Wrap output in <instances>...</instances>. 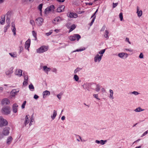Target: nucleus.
Listing matches in <instances>:
<instances>
[{"label": "nucleus", "mask_w": 148, "mask_h": 148, "mask_svg": "<svg viewBox=\"0 0 148 148\" xmlns=\"http://www.w3.org/2000/svg\"><path fill=\"white\" fill-rule=\"evenodd\" d=\"M105 51V49H102L94 57V61L95 62H99L103 56V54Z\"/></svg>", "instance_id": "nucleus-1"}, {"label": "nucleus", "mask_w": 148, "mask_h": 148, "mask_svg": "<svg viewBox=\"0 0 148 148\" xmlns=\"http://www.w3.org/2000/svg\"><path fill=\"white\" fill-rule=\"evenodd\" d=\"M2 113L5 115H8L10 113V108L8 106L3 107L1 110Z\"/></svg>", "instance_id": "nucleus-2"}, {"label": "nucleus", "mask_w": 148, "mask_h": 148, "mask_svg": "<svg viewBox=\"0 0 148 148\" xmlns=\"http://www.w3.org/2000/svg\"><path fill=\"white\" fill-rule=\"evenodd\" d=\"M48 49V47L47 46H42L36 49V52L38 53H40L46 51Z\"/></svg>", "instance_id": "nucleus-3"}, {"label": "nucleus", "mask_w": 148, "mask_h": 148, "mask_svg": "<svg viewBox=\"0 0 148 148\" xmlns=\"http://www.w3.org/2000/svg\"><path fill=\"white\" fill-rule=\"evenodd\" d=\"M8 123L7 121L3 117L0 116V127H2L7 125Z\"/></svg>", "instance_id": "nucleus-4"}, {"label": "nucleus", "mask_w": 148, "mask_h": 148, "mask_svg": "<svg viewBox=\"0 0 148 148\" xmlns=\"http://www.w3.org/2000/svg\"><path fill=\"white\" fill-rule=\"evenodd\" d=\"M69 39L71 41H74L77 38V40H78L81 38L80 36L78 34H75L73 36H71L69 37Z\"/></svg>", "instance_id": "nucleus-5"}, {"label": "nucleus", "mask_w": 148, "mask_h": 148, "mask_svg": "<svg viewBox=\"0 0 148 148\" xmlns=\"http://www.w3.org/2000/svg\"><path fill=\"white\" fill-rule=\"evenodd\" d=\"M55 9V7L53 5H51L50 6L48 7L45 10V14H47L50 12H53Z\"/></svg>", "instance_id": "nucleus-6"}, {"label": "nucleus", "mask_w": 148, "mask_h": 148, "mask_svg": "<svg viewBox=\"0 0 148 148\" xmlns=\"http://www.w3.org/2000/svg\"><path fill=\"white\" fill-rule=\"evenodd\" d=\"M1 103L3 105H8L10 103V101L8 99L5 98L2 100Z\"/></svg>", "instance_id": "nucleus-7"}, {"label": "nucleus", "mask_w": 148, "mask_h": 148, "mask_svg": "<svg viewBox=\"0 0 148 148\" xmlns=\"http://www.w3.org/2000/svg\"><path fill=\"white\" fill-rule=\"evenodd\" d=\"M10 128L9 127H6L3 129L2 133L4 136H7L9 134Z\"/></svg>", "instance_id": "nucleus-8"}, {"label": "nucleus", "mask_w": 148, "mask_h": 148, "mask_svg": "<svg viewBox=\"0 0 148 148\" xmlns=\"http://www.w3.org/2000/svg\"><path fill=\"white\" fill-rule=\"evenodd\" d=\"M44 21L43 19L41 17L37 18L36 20V23L38 26H41Z\"/></svg>", "instance_id": "nucleus-9"}, {"label": "nucleus", "mask_w": 148, "mask_h": 148, "mask_svg": "<svg viewBox=\"0 0 148 148\" xmlns=\"http://www.w3.org/2000/svg\"><path fill=\"white\" fill-rule=\"evenodd\" d=\"M19 90L16 89H13L11 92L10 97L12 98L13 97H15L16 95L17 94V93L18 92Z\"/></svg>", "instance_id": "nucleus-10"}, {"label": "nucleus", "mask_w": 148, "mask_h": 148, "mask_svg": "<svg viewBox=\"0 0 148 148\" xmlns=\"http://www.w3.org/2000/svg\"><path fill=\"white\" fill-rule=\"evenodd\" d=\"M61 20V18L58 16L55 18L53 21L52 22L53 23L56 24H58Z\"/></svg>", "instance_id": "nucleus-11"}, {"label": "nucleus", "mask_w": 148, "mask_h": 148, "mask_svg": "<svg viewBox=\"0 0 148 148\" xmlns=\"http://www.w3.org/2000/svg\"><path fill=\"white\" fill-rule=\"evenodd\" d=\"M22 71L20 69H18L16 70L15 74L16 75L19 77H21L22 75Z\"/></svg>", "instance_id": "nucleus-12"}, {"label": "nucleus", "mask_w": 148, "mask_h": 148, "mask_svg": "<svg viewBox=\"0 0 148 148\" xmlns=\"http://www.w3.org/2000/svg\"><path fill=\"white\" fill-rule=\"evenodd\" d=\"M30 40L28 39L25 42V48L29 50V48L30 47Z\"/></svg>", "instance_id": "nucleus-13"}, {"label": "nucleus", "mask_w": 148, "mask_h": 148, "mask_svg": "<svg viewBox=\"0 0 148 148\" xmlns=\"http://www.w3.org/2000/svg\"><path fill=\"white\" fill-rule=\"evenodd\" d=\"M18 105L16 103H14L12 106V110L14 112L16 113L17 111Z\"/></svg>", "instance_id": "nucleus-14"}, {"label": "nucleus", "mask_w": 148, "mask_h": 148, "mask_svg": "<svg viewBox=\"0 0 148 148\" xmlns=\"http://www.w3.org/2000/svg\"><path fill=\"white\" fill-rule=\"evenodd\" d=\"M50 95V92L48 90H45L43 92V98H45L47 96H48Z\"/></svg>", "instance_id": "nucleus-15"}, {"label": "nucleus", "mask_w": 148, "mask_h": 148, "mask_svg": "<svg viewBox=\"0 0 148 148\" xmlns=\"http://www.w3.org/2000/svg\"><path fill=\"white\" fill-rule=\"evenodd\" d=\"M13 68L12 67H11L5 73L6 75H9L12 74L13 72Z\"/></svg>", "instance_id": "nucleus-16"}, {"label": "nucleus", "mask_w": 148, "mask_h": 148, "mask_svg": "<svg viewBox=\"0 0 148 148\" xmlns=\"http://www.w3.org/2000/svg\"><path fill=\"white\" fill-rule=\"evenodd\" d=\"M64 5H62L57 9V11L59 12H62L64 11Z\"/></svg>", "instance_id": "nucleus-17"}, {"label": "nucleus", "mask_w": 148, "mask_h": 148, "mask_svg": "<svg viewBox=\"0 0 148 148\" xmlns=\"http://www.w3.org/2000/svg\"><path fill=\"white\" fill-rule=\"evenodd\" d=\"M110 94L109 97L110 99H114L113 96L114 92L113 90L112 89L109 90Z\"/></svg>", "instance_id": "nucleus-18"}, {"label": "nucleus", "mask_w": 148, "mask_h": 148, "mask_svg": "<svg viewBox=\"0 0 148 148\" xmlns=\"http://www.w3.org/2000/svg\"><path fill=\"white\" fill-rule=\"evenodd\" d=\"M68 17L70 18H76L77 17V14L76 13H70L69 14H68Z\"/></svg>", "instance_id": "nucleus-19"}, {"label": "nucleus", "mask_w": 148, "mask_h": 148, "mask_svg": "<svg viewBox=\"0 0 148 148\" xmlns=\"http://www.w3.org/2000/svg\"><path fill=\"white\" fill-rule=\"evenodd\" d=\"M43 71L47 74L48 73V72L51 69L50 68H48L46 66H43L42 67Z\"/></svg>", "instance_id": "nucleus-20"}, {"label": "nucleus", "mask_w": 148, "mask_h": 148, "mask_svg": "<svg viewBox=\"0 0 148 148\" xmlns=\"http://www.w3.org/2000/svg\"><path fill=\"white\" fill-rule=\"evenodd\" d=\"M92 86L96 87V88L95 89L96 91L97 92H99L100 90V88L99 84H93L92 85Z\"/></svg>", "instance_id": "nucleus-21"}, {"label": "nucleus", "mask_w": 148, "mask_h": 148, "mask_svg": "<svg viewBox=\"0 0 148 148\" xmlns=\"http://www.w3.org/2000/svg\"><path fill=\"white\" fill-rule=\"evenodd\" d=\"M28 116H29L26 115L25 117L24 123L25 126H26L27 124L28 123L29 121V119Z\"/></svg>", "instance_id": "nucleus-22"}, {"label": "nucleus", "mask_w": 148, "mask_h": 148, "mask_svg": "<svg viewBox=\"0 0 148 148\" xmlns=\"http://www.w3.org/2000/svg\"><path fill=\"white\" fill-rule=\"evenodd\" d=\"M12 140V138L11 136H10L8 137L7 141L6 143L8 145H10L11 143V142Z\"/></svg>", "instance_id": "nucleus-23"}, {"label": "nucleus", "mask_w": 148, "mask_h": 148, "mask_svg": "<svg viewBox=\"0 0 148 148\" xmlns=\"http://www.w3.org/2000/svg\"><path fill=\"white\" fill-rule=\"evenodd\" d=\"M109 32L107 30H106L105 31L104 34V37L106 38L107 39H108L109 38V36H108V34H109Z\"/></svg>", "instance_id": "nucleus-24"}, {"label": "nucleus", "mask_w": 148, "mask_h": 148, "mask_svg": "<svg viewBox=\"0 0 148 148\" xmlns=\"http://www.w3.org/2000/svg\"><path fill=\"white\" fill-rule=\"evenodd\" d=\"M57 114V112L55 110L53 111V113L52 115L51 116V118L53 120H54L55 118L56 115Z\"/></svg>", "instance_id": "nucleus-25"}, {"label": "nucleus", "mask_w": 148, "mask_h": 148, "mask_svg": "<svg viewBox=\"0 0 148 148\" xmlns=\"http://www.w3.org/2000/svg\"><path fill=\"white\" fill-rule=\"evenodd\" d=\"M95 14L94 13L91 16V18H92L93 17V18H92L91 23L89 24L90 26H91L92 25L95 21V19L96 16H95Z\"/></svg>", "instance_id": "nucleus-26"}, {"label": "nucleus", "mask_w": 148, "mask_h": 148, "mask_svg": "<svg viewBox=\"0 0 148 148\" xmlns=\"http://www.w3.org/2000/svg\"><path fill=\"white\" fill-rule=\"evenodd\" d=\"M137 13L138 16L139 17L141 16L142 14V11L141 10L139 11L138 7H137Z\"/></svg>", "instance_id": "nucleus-27"}, {"label": "nucleus", "mask_w": 148, "mask_h": 148, "mask_svg": "<svg viewBox=\"0 0 148 148\" xmlns=\"http://www.w3.org/2000/svg\"><path fill=\"white\" fill-rule=\"evenodd\" d=\"M144 110V109H142L140 107H139L137 108L136 109L134 110V111L136 112H140Z\"/></svg>", "instance_id": "nucleus-28"}, {"label": "nucleus", "mask_w": 148, "mask_h": 148, "mask_svg": "<svg viewBox=\"0 0 148 148\" xmlns=\"http://www.w3.org/2000/svg\"><path fill=\"white\" fill-rule=\"evenodd\" d=\"M12 26L13 28L12 30V32L13 33L14 35H16V29L15 28V25L14 24L12 25Z\"/></svg>", "instance_id": "nucleus-29"}, {"label": "nucleus", "mask_w": 148, "mask_h": 148, "mask_svg": "<svg viewBox=\"0 0 148 148\" xmlns=\"http://www.w3.org/2000/svg\"><path fill=\"white\" fill-rule=\"evenodd\" d=\"M42 5H43V4L41 3L38 6V9L39 10H40V14H41H41L42 12Z\"/></svg>", "instance_id": "nucleus-30"}, {"label": "nucleus", "mask_w": 148, "mask_h": 148, "mask_svg": "<svg viewBox=\"0 0 148 148\" xmlns=\"http://www.w3.org/2000/svg\"><path fill=\"white\" fill-rule=\"evenodd\" d=\"M5 21V17H1V18L0 19V23L3 25L4 24V22Z\"/></svg>", "instance_id": "nucleus-31"}, {"label": "nucleus", "mask_w": 148, "mask_h": 148, "mask_svg": "<svg viewBox=\"0 0 148 148\" xmlns=\"http://www.w3.org/2000/svg\"><path fill=\"white\" fill-rule=\"evenodd\" d=\"M118 56L121 58H123L124 56V53H118Z\"/></svg>", "instance_id": "nucleus-32"}, {"label": "nucleus", "mask_w": 148, "mask_h": 148, "mask_svg": "<svg viewBox=\"0 0 148 148\" xmlns=\"http://www.w3.org/2000/svg\"><path fill=\"white\" fill-rule=\"evenodd\" d=\"M76 26L74 25L73 24L70 27V30H69V32H70L72 31L73 30H74L76 27Z\"/></svg>", "instance_id": "nucleus-33"}, {"label": "nucleus", "mask_w": 148, "mask_h": 148, "mask_svg": "<svg viewBox=\"0 0 148 148\" xmlns=\"http://www.w3.org/2000/svg\"><path fill=\"white\" fill-rule=\"evenodd\" d=\"M10 25H8L4 27V32H6L7 29L10 27Z\"/></svg>", "instance_id": "nucleus-34"}, {"label": "nucleus", "mask_w": 148, "mask_h": 148, "mask_svg": "<svg viewBox=\"0 0 148 148\" xmlns=\"http://www.w3.org/2000/svg\"><path fill=\"white\" fill-rule=\"evenodd\" d=\"M9 54L13 58L16 57H17L16 54L14 53H10Z\"/></svg>", "instance_id": "nucleus-35"}, {"label": "nucleus", "mask_w": 148, "mask_h": 148, "mask_svg": "<svg viewBox=\"0 0 148 148\" xmlns=\"http://www.w3.org/2000/svg\"><path fill=\"white\" fill-rule=\"evenodd\" d=\"M29 89L31 90H32V91H33L34 90V87L32 84H31L29 85Z\"/></svg>", "instance_id": "nucleus-36"}, {"label": "nucleus", "mask_w": 148, "mask_h": 148, "mask_svg": "<svg viewBox=\"0 0 148 148\" xmlns=\"http://www.w3.org/2000/svg\"><path fill=\"white\" fill-rule=\"evenodd\" d=\"M74 78L76 81H78L79 79L78 76L76 75H74Z\"/></svg>", "instance_id": "nucleus-37"}, {"label": "nucleus", "mask_w": 148, "mask_h": 148, "mask_svg": "<svg viewBox=\"0 0 148 148\" xmlns=\"http://www.w3.org/2000/svg\"><path fill=\"white\" fill-rule=\"evenodd\" d=\"M81 69H82L81 68H77L74 71V73H77V72H78V71H80Z\"/></svg>", "instance_id": "nucleus-38"}, {"label": "nucleus", "mask_w": 148, "mask_h": 148, "mask_svg": "<svg viewBox=\"0 0 148 148\" xmlns=\"http://www.w3.org/2000/svg\"><path fill=\"white\" fill-rule=\"evenodd\" d=\"M85 49L84 47H83L82 49H77L73 51V52H75L76 51H81L85 50Z\"/></svg>", "instance_id": "nucleus-39"}, {"label": "nucleus", "mask_w": 148, "mask_h": 148, "mask_svg": "<svg viewBox=\"0 0 148 148\" xmlns=\"http://www.w3.org/2000/svg\"><path fill=\"white\" fill-rule=\"evenodd\" d=\"M26 101H24L23 103L22 104L21 106V108L22 109H24L25 108V106L26 105Z\"/></svg>", "instance_id": "nucleus-40"}, {"label": "nucleus", "mask_w": 148, "mask_h": 148, "mask_svg": "<svg viewBox=\"0 0 148 148\" xmlns=\"http://www.w3.org/2000/svg\"><path fill=\"white\" fill-rule=\"evenodd\" d=\"M106 142H107L106 140H101L100 141V143L101 145H103L104 144H105V143H106Z\"/></svg>", "instance_id": "nucleus-41"}, {"label": "nucleus", "mask_w": 148, "mask_h": 148, "mask_svg": "<svg viewBox=\"0 0 148 148\" xmlns=\"http://www.w3.org/2000/svg\"><path fill=\"white\" fill-rule=\"evenodd\" d=\"M32 34L33 36L35 38H36V33L34 31H32Z\"/></svg>", "instance_id": "nucleus-42"}, {"label": "nucleus", "mask_w": 148, "mask_h": 148, "mask_svg": "<svg viewBox=\"0 0 148 148\" xmlns=\"http://www.w3.org/2000/svg\"><path fill=\"white\" fill-rule=\"evenodd\" d=\"M119 18L121 21H122L123 19V14L122 13H121L119 14Z\"/></svg>", "instance_id": "nucleus-43"}, {"label": "nucleus", "mask_w": 148, "mask_h": 148, "mask_svg": "<svg viewBox=\"0 0 148 148\" xmlns=\"http://www.w3.org/2000/svg\"><path fill=\"white\" fill-rule=\"evenodd\" d=\"M131 94L135 95H137L139 94V93L137 91H134L131 92Z\"/></svg>", "instance_id": "nucleus-44"}, {"label": "nucleus", "mask_w": 148, "mask_h": 148, "mask_svg": "<svg viewBox=\"0 0 148 148\" xmlns=\"http://www.w3.org/2000/svg\"><path fill=\"white\" fill-rule=\"evenodd\" d=\"M6 21L7 24V25H10V20L9 18H7V19L6 20Z\"/></svg>", "instance_id": "nucleus-45"}, {"label": "nucleus", "mask_w": 148, "mask_h": 148, "mask_svg": "<svg viewBox=\"0 0 148 148\" xmlns=\"http://www.w3.org/2000/svg\"><path fill=\"white\" fill-rule=\"evenodd\" d=\"M52 33V31H50L49 32L46 33L45 34L47 36H49Z\"/></svg>", "instance_id": "nucleus-46"}, {"label": "nucleus", "mask_w": 148, "mask_h": 148, "mask_svg": "<svg viewBox=\"0 0 148 148\" xmlns=\"http://www.w3.org/2000/svg\"><path fill=\"white\" fill-rule=\"evenodd\" d=\"M34 121V119L33 118V117H32L30 119V123H29V125L30 126H31L32 125V122H33Z\"/></svg>", "instance_id": "nucleus-47"}, {"label": "nucleus", "mask_w": 148, "mask_h": 148, "mask_svg": "<svg viewBox=\"0 0 148 148\" xmlns=\"http://www.w3.org/2000/svg\"><path fill=\"white\" fill-rule=\"evenodd\" d=\"M62 95V93H60L59 94L57 95V97L59 99H61V96Z\"/></svg>", "instance_id": "nucleus-48"}, {"label": "nucleus", "mask_w": 148, "mask_h": 148, "mask_svg": "<svg viewBox=\"0 0 148 148\" xmlns=\"http://www.w3.org/2000/svg\"><path fill=\"white\" fill-rule=\"evenodd\" d=\"M28 79V76L27 75H25L24 77V80L27 81Z\"/></svg>", "instance_id": "nucleus-49"}, {"label": "nucleus", "mask_w": 148, "mask_h": 148, "mask_svg": "<svg viewBox=\"0 0 148 148\" xmlns=\"http://www.w3.org/2000/svg\"><path fill=\"white\" fill-rule=\"evenodd\" d=\"M27 84V81H26L24 80L23 83V85L24 86H26Z\"/></svg>", "instance_id": "nucleus-50"}, {"label": "nucleus", "mask_w": 148, "mask_h": 148, "mask_svg": "<svg viewBox=\"0 0 148 148\" xmlns=\"http://www.w3.org/2000/svg\"><path fill=\"white\" fill-rule=\"evenodd\" d=\"M30 23L32 25H34V22L33 20H31L30 21Z\"/></svg>", "instance_id": "nucleus-51"}, {"label": "nucleus", "mask_w": 148, "mask_h": 148, "mask_svg": "<svg viewBox=\"0 0 148 148\" xmlns=\"http://www.w3.org/2000/svg\"><path fill=\"white\" fill-rule=\"evenodd\" d=\"M118 4V3H113V8H115L117 6Z\"/></svg>", "instance_id": "nucleus-52"}, {"label": "nucleus", "mask_w": 148, "mask_h": 148, "mask_svg": "<svg viewBox=\"0 0 148 148\" xmlns=\"http://www.w3.org/2000/svg\"><path fill=\"white\" fill-rule=\"evenodd\" d=\"M139 58H143V55L142 53H141L139 55Z\"/></svg>", "instance_id": "nucleus-53"}, {"label": "nucleus", "mask_w": 148, "mask_h": 148, "mask_svg": "<svg viewBox=\"0 0 148 148\" xmlns=\"http://www.w3.org/2000/svg\"><path fill=\"white\" fill-rule=\"evenodd\" d=\"M93 96L95 98L99 100V99L98 98V94H94L93 95Z\"/></svg>", "instance_id": "nucleus-54"}, {"label": "nucleus", "mask_w": 148, "mask_h": 148, "mask_svg": "<svg viewBox=\"0 0 148 148\" xmlns=\"http://www.w3.org/2000/svg\"><path fill=\"white\" fill-rule=\"evenodd\" d=\"M125 50L126 51H127L130 52H132L133 51L132 50L129 49H125Z\"/></svg>", "instance_id": "nucleus-55"}, {"label": "nucleus", "mask_w": 148, "mask_h": 148, "mask_svg": "<svg viewBox=\"0 0 148 148\" xmlns=\"http://www.w3.org/2000/svg\"><path fill=\"white\" fill-rule=\"evenodd\" d=\"M38 96L36 95H35L34 96V98L35 99H38Z\"/></svg>", "instance_id": "nucleus-56"}, {"label": "nucleus", "mask_w": 148, "mask_h": 148, "mask_svg": "<svg viewBox=\"0 0 148 148\" xmlns=\"http://www.w3.org/2000/svg\"><path fill=\"white\" fill-rule=\"evenodd\" d=\"M125 41L127 42L129 44H131V42H130L129 41V39L128 38H126V39H125Z\"/></svg>", "instance_id": "nucleus-57"}, {"label": "nucleus", "mask_w": 148, "mask_h": 148, "mask_svg": "<svg viewBox=\"0 0 148 148\" xmlns=\"http://www.w3.org/2000/svg\"><path fill=\"white\" fill-rule=\"evenodd\" d=\"M78 137H79V139H80V140H81V141H85L84 140H82L81 138V137L79 135H78Z\"/></svg>", "instance_id": "nucleus-58"}, {"label": "nucleus", "mask_w": 148, "mask_h": 148, "mask_svg": "<svg viewBox=\"0 0 148 148\" xmlns=\"http://www.w3.org/2000/svg\"><path fill=\"white\" fill-rule=\"evenodd\" d=\"M23 1L25 2H27L28 1H34V0H23Z\"/></svg>", "instance_id": "nucleus-59"}, {"label": "nucleus", "mask_w": 148, "mask_h": 148, "mask_svg": "<svg viewBox=\"0 0 148 148\" xmlns=\"http://www.w3.org/2000/svg\"><path fill=\"white\" fill-rule=\"evenodd\" d=\"M57 69L56 68H53L52 70V71L53 72L56 73L57 72Z\"/></svg>", "instance_id": "nucleus-60"}, {"label": "nucleus", "mask_w": 148, "mask_h": 148, "mask_svg": "<svg viewBox=\"0 0 148 148\" xmlns=\"http://www.w3.org/2000/svg\"><path fill=\"white\" fill-rule=\"evenodd\" d=\"M147 131L145 132L143 134L142 136H144L147 134Z\"/></svg>", "instance_id": "nucleus-61"}, {"label": "nucleus", "mask_w": 148, "mask_h": 148, "mask_svg": "<svg viewBox=\"0 0 148 148\" xmlns=\"http://www.w3.org/2000/svg\"><path fill=\"white\" fill-rule=\"evenodd\" d=\"M105 26H103V27H102V29H101V31H103L105 29Z\"/></svg>", "instance_id": "nucleus-62"}, {"label": "nucleus", "mask_w": 148, "mask_h": 148, "mask_svg": "<svg viewBox=\"0 0 148 148\" xmlns=\"http://www.w3.org/2000/svg\"><path fill=\"white\" fill-rule=\"evenodd\" d=\"M65 117L64 116H63L61 118V119L62 120H64L65 119Z\"/></svg>", "instance_id": "nucleus-63"}, {"label": "nucleus", "mask_w": 148, "mask_h": 148, "mask_svg": "<svg viewBox=\"0 0 148 148\" xmlns=\"http://www.w3.org/2000/svg\"><path fill=\"white\" fill-rule=\"evenodd\" d=\"M95 142L98 144L100 143V141L97 140L95 141Z\"/></svg>", "instance_id": "nucleus-64"}]
</instances>
